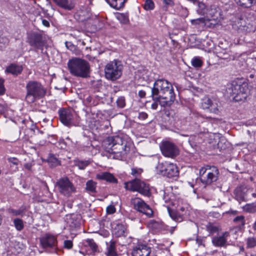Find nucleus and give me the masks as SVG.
Segmentation results:
<instances>
[{
	"instance_id": "47",
	"label": "nucleus",
	"mask_w": 256,
	"mask_h": 256,
	"mask_svg": "<svg viewBox=\"0 0 256 256\" xmlns=\"http://www.w3.org/2000/svg\"><path fill=\"white\" fill-rule=\"evenodd\" d=\"M64 248L67 249H71L72 248V242L70 240H66L64 242Z\"/></svg>"
},
{
	"instance_id": "59",
	"label": "nucleus",
	"mask_w": 256,
	"mask_h": 256,
	"mask_svg": "<svg viewBox=\"0 0 256 256\" xmlns=\"http://www.w3.org/2000/svg\"><path fill=\"white\" fill-rule=\"evenodd\" d=\"M124 187L126 190H128V182H124Z\"/></svg>"
},
{
	"instance_id": "19",
	"label": "nucleus",
	"mask_w": 256,
	"mask_h": 256,
	"mask_svg": "<svg viewBox=\"0 0 256 256\" xmlns=\"http://www.w3.org/2000/svg\"><path fill=\"white\" fill-rule=\"evenodd\" d=\"M206 14L208 21L215 20L220 15V9L216 5H210L208 8Z\"/></svg>"
},
{
	"instance_id": "58",
	"label": "nucleus",
	"mask_w": 256,
	"mask_h": 256,
	"mask_svg": "<svg viewBox=\"0 0 256 256\" xmlns=\"http://www.w3.org/2000/svg\"><path fill=\"white\" fill-rule=\"evenodd\" d=\"M194 20H192V22L193 21H194ZM196 20V21H200V22H204V18H200L197 19Z\"/></svg>"
},
{
	"instance_id": "1",
	"label": "nucleus",
	"mask_w": 256,
	"mask_h": 256,
	"mask_svg": "<svg viewBox=\"0 0 256 256\" xmlns=\"http://www.w3.org/2000/svg\"><path fill=\"white\" fill-rule=\"evenodd\" d=\"M127 141L124 140L118 136H109L102 142V147L105 150L104 154L108 158L126 160L127 152L126 148Z\"/></svg>"
},
{
	"instance_id": "6",
	"label": "nucleus",
	"mask_w": 256,
	"mask_h": 256,
	"mask_svg": "<svg viewBox=\"0 0 256 256\" xmlns=\"http://www.w3.org/2000/svg\"><path fill=\"white\" fill-rule=\"evenodd\" d=\"M219 171L216 166H206L200 170V178L201 182L204 184H210L217 180Z\"/></svg>"
},
{
	"instance_id": "43",
	"label": "nucleus",
	"mask_w": 256,
	"mask_h": 256,
	"mask_svg": "<svg viewBox=\"0 0 256 256\" xmlns=\"http://www.w3.org/2000/svg\"><path fill=\"white\" fill-rule=\"evenodd\" d=\"M48 161L49 162L52 163L54 166H56L59 164L58 160L54 156V154H50L48 158Z\"/></svg>"
},
{
	"instance_id": "41",
	"label": "nucleus",
	"mask_w": 256,
	"mask_h": 256,
	"mask_svg": "<svg viewBox=\"0 0 256 256\" xmlns=\"http://www.w3.org/2000/svg\"><path fill=\"white\" fill-rule=\"evenodd\" d=\"M192 66L196 68H199L202 66V61L197 57L194 58L192 60Z\"/></svg>"
},
{
	"instance_id": "11",
	"label": "nucleus",
	"mask_w": 256,
	"mask_h": 256,
	"mask_svg": "<svg viewBox=\"0 0 256 256\" xmlns=\"http://www.w3.org/2000/svg\"><path fill=\"white\" fill-rule=\"evenodd\" d=\"M129 184H130L129 190L133 192H138L145 196H148L150 195L148 184L142 181L140 178H134L129 181Z\"/></svg>"
},
{
	"instance_id": "18",
	"label": "nucleus",
	"mask_w": 256,
	"mask_h": 256,
	"mask_svg": "<svg viewBox=\"0 0 256 256\" xmlns=\"http://www.w3.org/2000/svg\"><path fill=\"white\" fill-rule=\"evenodd\" d=\"M150 248L144 244H140L134 248L132 256H150Z\"/></svg>"
},
{
	"instance_id": "36",
	"label": "nucleus",
	"mask_w": 256,
	"mask_h": 256,
	"mask_svg": "<svg viewBox=\"0 0 256 256\" xmlns=\"http://www.w3.org/2000/svg\"><path fill=\"white\" fill-rule=\"evenodd\" d=\"M170 216V217L176 222H181L182 220V216L178 214V212H175L170 211L169 208H168Z\"/></svg>"
},
{
	"instance_id": "50",
	"label": "nucleus",
	"mask_w": 256,
	"mask_h": 256,
	"mask_svg": "<svg viewBox=\"0 0 256 256\" xmlns=\"http://www.w3.org/2000/svg\"><path fill=\"white\" fill-rule=\"evenodd\" d=\"M8 160L12 164L16 166H18L19 162L18 160L15 158H8Z\"/></svg>"
},
{
	"instance_id": "51",
	"label": "nucleus",
	"mask_w": 256,
	"mask_h": 256,
	"mask_svg": "<svg viewBox=\"0 0 256 256\" xmlns=\"http://www.w3.org/2000/svg\"><path fill=\"white\" fill-rule=\"evenodd\" d=\"M148 116V114L144 112H142L138 114V118L140 120H146V118H147Z\"/></svg>"
},
{
	"instance_id": "13",
	"label": "nucleus",
	"mask_w": 256,
	"mask_h": 256,
	"mask_svg": "<svg viewBox=\"0 0 256 256\" xmlns=\"http://www.w3.org/2000/svg\"><path fill=\"white\" fill-rule=\"evenodd\" d=\"M162 152L166 157L173 158L178 154V149L173 143L169 142H164L160 146Z\"/></svg>"
},
{
	"instance_id": "60",
	"label": "nucleus",
	"mask_w": 256,
	"mask_h": 256,
	"mask_svg": "<svg viewBox=\"0 0 256 256\" xmlns=\"http://www.w3.org/2000/svg\"><path fill=\"white\" fill-rule=\"evenodd\" d=\"M158 224V223L154 221L152 222V226H156V225Z\"/></svg>"
},
{
	"instance_id": "39",
	"label": "nucleus",
	"mask_w": 256,
	"mask_h": 256,
	"mask_svg": "<svg viewBox=\"0 0 256 256\" xmlns=\"http://www.w3.org/2000/svg\"><path fill=\"white\" fill-rule=\"evenodd\" d=\"M8 40L5 36H0V50H2L8 44Z\"/></svg>"
},
{
	"instance_id": "12",
	"label": "nucleus",
	"mask_w": 256,
	"mask_h": 256,
	"mask_svg": "<svg viewBox=\"0 0 256 256\" xmlns=\"http://www.w3.org/2000/svg\"><path fill=\"white\" fill-rule=\"evenodd\" d=\"M131 205L136 210L150 216L152 215L153 212L149 206L146 204L144 202L138 198H132L130 201Z\"/></svg>"
},
{
	"instance_id": "2",
	"label": "nucleus",
	"mask_w": 256,
	"mask_h": 256,
	"mask_svg": "<svg viewBox=\"0 0 256 256\" xmlns=\"http://www.w3.org/2000/svg\"><path fill=\"white\" fill-rule=\"evenodd\" d=\"M152 100H158L162 98L164 102H160L162 106H170L176 98L173 86L171 83L164 79H158L156 80L152 88Z\"/></svg>"
},
{
	"instance_id": "29",
	"label": "nucleus",
	"mask_w": 256,
	"mask_h": 256,
	"mask_svg": "<svg viewBox=\"0 0 256 256\" xmlns=\"http://www.w3.org/2000/svg\"><path fill=\"white\" fill-rule=\"evenodd\" d=\"M236 2L244 8H248L252 6L256 2V0H234Z\"/></svg>"
},
{
	"instance_id": "62",
	"label": "nucleus",
	"mask_w": 256,
	"mask_h": 256,
	"mask_svg": "<svg viewBox=\"0 0 256 256\" xmlns=\"http://www.w3.org/2000/svg\"><path fill=\"white\" fill-rule=\"evenodd\" d=\"M254 230H256V222H254Z\"/></svg>"
},
{
	"instance_id": "30",
	"label": "nucleus",
	"mask_w": 256,
	"mask_h": 256,
	"mask_svg": "<svg viewBox=\"0 0 256 256\" xmlns=\"http://www.w3.org/2000/svg\"><path fill=\"white\" fill-rule=\"evenodd\" d=\"M74 165L77 166L80 170H84L90 163L89 160H75L74 161Z\"/></svg>"
},
{
	"instance_id": "27",
	"label": "nucleus",
	"mask_w": 256,
	"mask_h": 256,
	"mask_svg": "<svg viewBox=\"0 0 256 256\" xmlns=\"http://www.w3.org/2000/svg\"><path fill=\"white\" fill-rule=\"evenodd\" d=\"M26 206H22L18 210H15L12 208H9L7 210V212L8 214L12 216H22L26 212Z\"/></svg>"
},
{
	"instance_id": "34",
	"label": "nucleus",
	"mask_w": 256,
	"mask_h": 256,
	"mask_svg": "<svg viewBox=\"0 0 256 256\" xmlns=\"http://www.w3.org/2000/svg\"><path fill=\"white\" fill-rule=\"evenodd\" d=\"M14 224L18 231H21L24 228L23 221L22 219L16 218L14 220Z\"/></svg>"
},
{
	"instance_id": "63",
	"label": "nucleus",
	"mask_w": 256,
	"mask_h": 256,
	"mask_svg": "<svg viewBox=\"0 0 256 256\" xmlns=\"http://www.w3.org/2000/svg\"><path fill=\"white\" fill-rule=\"evenodd\" d=\"M252 196L254 198H256V193H252Z\"/></svg>"
},
{
	"instance_id": "4",
	"label": "nucleus",
	"mask_w": 256,
	"mask_h": 256,
	"mask_svg": "<svg viewBox=\"0 0 256 256\" xmlns=\"http://www.w3.org/2000/svg\"><path fill=\"white\" fill-rule=\"evenodd\" d=\"M26 89V100L28 103H32L36 100L42 98L46 94V88L40 82L36 80L28 82Z\"/></svg>"
},
{
	"instance_id": "26",
	"label": "nucleus",
	"mask_w": 256,
	"mask_h": 256,
	"mask_svg": "<svg viewBox=\"0 0 256 256\" xmlns=\"http://www.w3.org/2000/svg\"><path fill=\"white\" fill-rule=\"evenodd\" d=\"M112 232L116 236L119 237L124 236L126 228L121 224H113L112 225Z\"/></svg>"
},
{
	"instance_id": "21",
	"label": "nucleus",
	"mask_w": 256,
	"mask_h": 256,
	"mask_svg": "<svg viewBox=\"0 0 256 256\" xmlns=\"http://www.w3.org/2000/svg\"><path fill=\"white\" fill-rule=\"evenodd\" d=\"M96 178L100 180H106L110 183H117V179L114 175L108 172H102L98 174L96 176Z\"/></svg>"
},
{
	"instance_id": "20",
	"label": "nucleus",
	"mask_w": 256,
	"mask_h": 256,
	"mask_svg": "<svg viewBox=\"0 0 256 256\" xmlns=\"http://www.w3.org/2000/svg\"><path fill=\"white\" fill-rule=\"evenodd\" d=\"M201 106L203 109H208L210 108V111L215 114L218 111L217 106H215L211 100L208 97H204L202 99Z\"/></svg>"
},
{
	"instance_id": "32",
	"label": "nucleus",
	"mask_w": 256,
	"mask_h": 256,
	"mask_svg": "<svg viewBox=\"0 0 256 256\" xmlns=\"http://www.w3.org/2000/svg\"><path fill=\"white\" fill-rule=\"evenodd\" d=\"M116 242L114 241H110V244L108 246V256H116V252L115 250Z\"/></svg>"
},
{
	"instance_id": "64",
	"label": "nucleus",
	"mask_w": 256,
	"mask_h": 256,
	"mask_svg": "<svg viewBox=\"0 0 256 256\" xmlns=\"http://www.w3.org/2000/svg\"><path fill=\"white\" fill-rule=\"evenodd\" d=\"M2 218L1 216L0 215V226L2 224Z\"/></svg>"
},
{
	"instance_id": "14",
	"label": "nucleus",
	"mask_w": 256,
	"mask_h": 256,
	"mask_svg": "<svg viewBox=\"0 0 256 256\" xmlns=\"http://www.w3.org/2000/svg\"><path fill=\"white\" fill-rule=\"evenodd\" d=\"M252 190L248 188L244 185H241L237 188L234 190L235 198L240 202H246L247 200V195L249 192H252Z\"/></svg>"
},
{
	"instance_id": "16",
	"label": "nucleus",
	"mask_w": 256,
	"mask_h": 256,
	"mask_svg": "<svg viewBox=\"0 0 256 256\" xmlns=\"http://www.w3.org/2000/svg\"><path fill=\"white\" fill-rule=\"evenodd\" d=\"M232 28L238 32L247 30L246 22L245 18L240 15L236 16L232 23Z\"/></svg>"
},
{
	"instance_id": "5",
	"label": "nucleus",
	"mask_w": 256,
	"mask_h": 256,
	"mask_svg": "<svg viewBox=\"0 0 256 256\" xmlns=\"http://www.w3.org/2000/svg\"><path fill=\"white\" fill-rule=\"evenodd\" d=\"M248 84L246 83L238 82L234 81L228 86L226 90L228 94H229L236 101H241L245 100L248 92Z\"/></svg>"
},
{
	"instance_id": "38",
	"label": "nucleus",
	"mask_w": 256,
	"mask_h": 256,
	"mask_svg": "<svg viewBox=\"0 0 256 256\" xmlns=\"http://www.w3.org/2000/svg\"><path fill=\"white\" fill-rule=\"evenodd\" d=\"M86 242L92 250L94 252L98 250V246L92 239H87Z\"/></svg>"
},
{
	"instance_id": "52",
	"label": "nucleus",
	"mask_w": 256,
	"mask_h": 256,
	"mask_svg": "<svg viewBox=\"0 0 256 256\" xmlns=\"http://www.w3.org/2000/svg\"><path fill=\"white\" fill-rule=\"evenodd\" d=\"M24 167L26 169L30 170L32 167V164L29 162L26 163L24 164Z\"/></svg>"
},
{
	"instance_id": "55",
	"label": "nucleus",
	"mask_w": 256,
	"mask_h": 256,
	"mask_svg": "<svg viewBox=\"0 0 256 256\" xmlns=\"http://www.w3.org/2000/svg\"><path fill=\"white\" fill-rule=\"evenodd\" d=\"M118 104L120 106V107H124V102L122 100H118Z\"/></svg>"
},
{
	"instance_id": "56",
	"label": "nucleus",
	"mask_w": 256,
	"mask_h": 256,
	"mask_svg": "<svg viewBox=\"0 0 256 256\" xmlns=\"http://www.w3.org/2000/svg\"><path fill=\"white\" fill-rule=\"evenodd\" d=\"M42 24L44 26H46V27H48L50 26V23L49 22L46 20H42Z\"/></svg>"
},
{
	"instance_id": "37",
	"label": "nucleus",
	"mask_w": 256,
	"mask_h": 256,
	"mask_svg": "<svg viewBox=\"0 0 256 256\" xmlns=\"http://www.w3.org/2000/svg\"><path fill=\"white\" fill-rule=\"evenodd\" d=\"M206 230L208 232L212 234L216 233L218 232V226L211 223H208L206 225Z\"/></svg>"
},
{
	"instance_id": "44",
	"label": "nucleus",
	"mask_w": 256,
	"mask_h": 256,
	"mask_svg": "<svg viewBox=\"0 0 256 256\" xmlns=\"http://www.w3.org/2000/svg\"><path fill=\"white\" fill-rule=\"evenodd\" d=\"M247 245L249 248H253L256 246V240L254 238H250L247 240Z\"/></svg>"
},
{
	"instance_id": "28",
	"label": "nucleus",
	"mask_w": 256,
	"mask_h": 256,
	"mask_svg": "<svg viewBox=\"0 0 256 256\" xmlns=\"http://www.w3.org/2000/svg\"><path fill=\"white\" fill-rule=\"evenodd\" d=\"M110 6L116 9L119 10L123 8L126 0H106Z\"/></svg>"
},
{
	"instance_id": "3",
	"label": "nucleus",
	"mask_w": 256,
	"mask_h": 256,
	"mask_svg": "<svg viewBox=\"0 0 256 256\" xmlns=\"http://www.w3.org/2000/svg\"><path fill=\"white\" fill-rule=\"evenodd\" d=\"M68 66L72 74L82 78L90 76V66L86 60L79 58H74L69 60Z\"/></svg>"
},
{
	"instance_id": "33",
	"label": "nucleus",
	"mask_w": 256,
	"mask_h": 256,
	"mask_svg": "<svg viewBox=\"0 0 256 256\" xmlns=\"http://www.w3.org/2000/svg\"><path fill=\"white\" fill-rule=\"evenodd\" d=\"M96 183L92 180H89L86 183V190L90 192H96Z\"/></svg>"
},
{
	"instance_id": "40",
	"label": "nucleus",
	"mask_w": 256,
	"mask_h": 256,
	"mask_svg": "<svg viewBox=\"0 0 256 256\" xmlns=\"http://www.w3.org/2000/svg\"><path fill=\"white\" fill-rule=\"evenodd\" d=\"M154 8V3L152 0H146L144 8L146 10H152Z\"/></svg>"
},
{
	"instance_id": "53",
	"label": "nucleus",
	"mask_w": 256,
	"mask_h": 256,
	"mask_svg": "<svg viewBox=\"0 0 256 256\" xmlns=\"http://www.w3.org/2000/svg\"><path fill=\"white\" fill-rule=\"evenodd\" d=\"M146 92L143 90H139L138 92V96L140 98H143L145 97L146 96Z\"/></svg>"
},
{
	"instance_id": "48",
	"label": "nucleus",
	"mask_w": 256,
	"mask_h": 256,
	"mask_svg": "<svg viewBox=\"0 0 256 256\" xmlns=\"http://www.w3.org/2000/svg\"><path fill=\"white\" fill-rule=\"evenodd\" d=\"M116 212V208L112 205H109L106 208V212L108 214H113Z\"/></svg>"
},
{
	"instance_id": "31",
	"label": "nucleus",
	"mask_w": 256,
	"mask_h": 256,
	"mask_svg": "<svg viewBox=\"0 0 256 256\" xmlns=\"http://www.w3.org/2000/svg\"><path fill=\"white\" fill-rule=\"evenodd\" d=\"M143 172V169L142 168L134 167L131 168L130 174L134 178H140Z\"/></svg>"
},
{
	"instance_id": "45",
	"label": "nucleus",
	"mask_w": 256,
	"mask_h": 256,
	"mask_svg": "<svg viewBox=\"0 0 256 256\" xmlns=\"http://www.w3.org/2000/svg\"><path fill=\"white\" fill-rule=\"evenodd\" d=\"M56 146L61 149H64L66 147V144L63 138H60Z\"/></svg>"
},
{
	"instance_id": "7",
	"label": "nucleus",
	"mask_w": 256,
	"mask_h": 256,
	"mask_svg": "<svg viewBox=\"0 0 256 256\" xmlns=\"http://www.w3.org/2000/svg\"><path fill=\"white\" fill-rule=\"evenodd\" d=\"M122 66L116 60L108 63L104 69L105 76L108 80H114L122 74Z\"/></svg>"
},
{
	"instance_id": "23",
	"label": "nucleus",
	"mask_w": 256,
	"mask_h": 256,
	"mask_svg": "<svg viewBox=\"0 0 256 256\" xmlns=\"http://www.w3.org/2000/svg\"><path fill=\"white\" fill-rule=\"evenodd\" d=\"M54 2L60 7L68 10L74 8V4L71 0H54Z\"/></svg>"
},
{
	"instance_id": "17",
	"label": "nucleus",
	"mask_w": 256,
	"mask_h": 256,
	"mask_svg": "<svg viewBox=\"0 0 256 256\" xmlns=\"http://www.w3.org/2000/svg\"><path fill=\"white\" fill-rule=\"evenodd\" d=\"M60 121L65 126H71L73 115L72 112L66 109H60L58 112Z\"/></svg>"
},
{
	"instance_id": "22",
	"label": "nucleus",
	"mask_w": 256,
	"mask_h": 256,
	"mask_svg": "<svg viewBox=\"0 0 256 256\" xmlns=\"http://www.w3.org/2000/svg\"><path fill=\"white\" fill-rule=\"evenodd\" d=\"M22 66L14 63L6 67L5 72L17 76L22 73Z\"/></svg>"
},
{
	"instance_id": "54",
	"label": "nucleus",
	"mask_w": 256,
	"mask_h": 256,
	"mask_svg": "<svg viewBox=\"0 0 256 256\" xmlns=\"http://www.w3.org/2000/svg\"><path fill=\"white\" fill-rule=\"evenodd\" d=\"M164 2L166 5L172 6L173 4L172 0H164Z\"/></svg>"
},
{
	"instance_id": "24",
	"label": "nucleus",
	"mask_w": 256,
	"mask_h": 256,
	"mask_svg": "<svg viewBox=\"0 0 256 256\" xmlns=\"http://www.w3.org/2000/svg\"><path fill=\"white\" fill-rule=\"evenodd\" d=\"M228 236L229 233L226 232L221 236L214 237L212 240V243L215 246H222L226 242V238Z\"/></svg>"
},
{
	"instance_id": "10",
	"label": "nucleus",
	"mask_w": 256,
	"mask_h": 256,
	"mask_svg": "<svg viewBox=\"0 0 256 256\" xmlns=\"http://www.w3.org/2000/svg\"><path fill=\"white\" fill-rule=\"evenodd\" d=\"M156 168L160 174L168 178L175 177L178 174L176 166L172 163L166 162L158 163Z\"/></svg>"
},
{
	"instance_id": "61",
	"label": "nucleus",
	"mask_w": 256,
	"mask_h": 256,
	"mask_svg": "<svg viewBox=\"0 0 256 256\" xmlns=\"http://www.w3.org/2000/svg\"><path fill=\"white\" fill-rule=\"evenodd\" d=\"M180 211L184 212V211L185 208L184 207L182 206V207H180Z\"/></svg>"
},
{
	"instance_id": "49",
	"label": "nucleus",
	"mask_w": 256,
	"mask_h": 256,
	"mask_svg": "<svg viewBox=\"0 0 256 256\" xmlns=\"http://www.w3.org/2000/svg\"><path fill=\"white\" fill-rule=\"evenodd\" d=\"M4 83V80L0 78V95L4 94L6 90Z\"/></svg>"
},
{
	"instance_id": "35",
	"label": "nucleus",
	"mask_w": 256,
	"mask_h": 256,
	"mask_svg": "<svg viewBox=\"0 0 256 256\" xmlns=\"http://www.w3.org/2000/svg\"><path fill=\"white\" fill-rule=\"evenodd\" d=\"M116 17L122 24H126L128 22V16L126 14L118 13Z\"/></svg>"
},
{
	"instance_id": "9",
	"label": "nucleus",
	"mask_w": 256,
	"mask_h": 256,
	"mask_svg": "<svg viewBox=\"0 0 256 256\" xmlns=\"http://www.w3.org/2000/svg\"><path fill=\"white\" fill-rule=\"evenodd\" d=\"M27 42L36 50H42L46 42V36L40 32H32L28 34Z\"/></svg>"
},
{
	"instance_id": "42",
	"label": "nucleus",
	"mask_w": 256,
	"mask_h": 256,
	"mask_svg": "<svg viewBox=\"0 0 256 256\" xmlns=\"http://www.w3.org/2000/svg\"><path fill=\"white\" fill-rule=\"evenodd\" d=\"M234 222L238 223L239 226H242L244 224V217L242 216H238L234 218Z\"/></svg>"
},
{
	"instance_id": "57",
	"label": "nucleus",
	"mask_w": 256,
	"mask_h": 256,
	"mask_svg": "<svg viewBox=\"0 0 256 256\" xmlns=\"http://www.w3.org/2000/svg\"><path fill=\"white\" fill-rule=\"evenodd\" d=\"M4 108L2 104H0V113H2L4 112Z\"/></svg>"
},
{
	"instance_id": "8",
	"label": "nucleus",
	"mask_w": 256,
	"mask_h": 256,
	"mask_svg": "<svg viewBox=\"0 0 256 256\" xmlns=\"http://www.w3.org/2000/svg\"><path fill=\"white\" fill-rule=\"evenodd\" d=\"M55 186L60 193L66 196H70L72 193L75 192L76 191L74 185L66 176L61 178L58 180Z\"/></svg>"
},
{
	"instance_id": "25",
	"label": "nucleus",
	"mask_w": 256,
	"mask_h": 256,
	"mask_svg": "<svg viewBox=\"0 0 256 256\" xmlns=\"http://www.w3.org/2000/svg\"><path fill=\"white\" fill-rule=\"evenodd\" d=\"M76 16H79L80 20L81 22L87 20L91 18L90 10L88 8H84L80 10L77 12Z\"/></svg>"
},
{
	"instance_id": "15",
	"label": "nucleus",
	"mask_w": 256,
	"mask_h": 256,
	"mask_svg": "<svg viewBox=\"0 0 256 256\" xmlns=\"http://www.w3.org/2000/svg\"><path fill=\"white\" fill-rule=\"evenodd\" d=\"M40 244L44 248L55 247L57 244L56 238L50 234H44L40 238Z\"/></svg>"
},
{
	"instance_id": "46",
	"label": "nucleus",
	"mask_w": 256,
	"mask_h": 256,
	"mask_svg": "<svg viewBox=\"0 0 256 256\" xmlns=\"http://www.w3.org/2000/svg\"><path fill=\"white\" fill-rule=\"evenodd\" d=\"M154 102L152 104L151 108L153 110H156L158 108V102L160 104V102H164V100H162V98H158V100H152Z\"/></svg>"
}]
</instances>
